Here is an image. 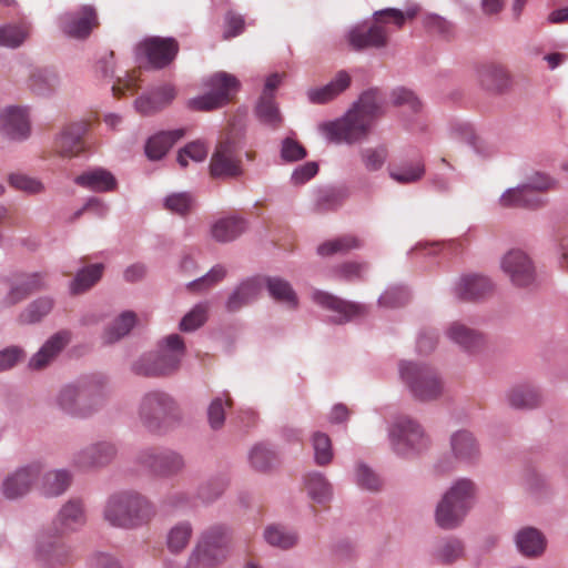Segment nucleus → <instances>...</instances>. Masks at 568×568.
Masks as SVG:
<instances>
[{"label":"nucleus","instance_id":"44","mask_svg":"<svg viewBox=\"0 0 568 568\" xmlns=\"http://www.w3.org/2000/svg\"><path fill=\"white\" fill-rule=\"evenodd\" d=\"M345 193L335 187H321L315 192L314 210L326 213L337 210L345 201Z\"/></svg>","mask_w":568,"mask_h":568},{"label":"nucleus","instance_id":"40","mask_svg":"<svg viewBox=\"0 0 568 568\" xmlns=\"http://www.w3.org/2000/svg\"><path fill=\"white\" fill-rule=\"evenodd\" d=\"M104 265L91 264L80 268L70 283V292L73 295L82 294L93 287L102 277Z\"/></svg>","mask_w":568,"mask_h":568},{"label":"nucleus","instance_id":"24","mask_svg":"<svg viewBox=\"0 0 568 568\" xmlns=\"http://www.w3.org/2000/svg\"><path fill=\"white\" fill-rule=\"evenodd\" d=\"M351 83L349 73L346 70H339L327 84L308 89L306 95L312 104H325L345 92Z\"/></svg>","mask_w":568,"mask_h":568},{"label":"nucleus","instance_id":"5","mask_svg":"<svg viewBox=\"0 0 568 568\" xmlns=\"http://www.w3.org/2000/svg\"><path fill=\"white\" fill-rule=\"evenodd\" d=\"M102 392L98 384L81 379L62 386L53 398V406L74 418H88L101 407Z\"/></svg>","mask_w":568,"mask_h":568},{"label":"nucleus","instance_id":"37","mask_svg":"<svg viewBox=\"0 0 568 568\" xmlns=\"http://www.w3.org/2000/svg\"><path fill=\"white\" fill-rule=\"evenodd\" d=\"M516 546L526 557H538L546 549V538L534 527H525L516 534Z\"/></svg>","mask_w":568,"mask_h":568},{"label":"nucleus","instance_id":"31","mask_svg":"<svg viewBox=\"0 0 568 568\" xmlns=\"http://www.w3.org/2000/svg\"><path fill=\"white\" fill-rule=\"evenodd\" d=\"M38 556L50 566L64 565L72 558L71 548L59 538L41 537Z\"/></svg>","mask_w":568,"mask_h":568},{"label":"nucleus","instance_id":"62","mask_svg":"<svg viewBox=\"0 0 568 568\" xmlns=\"http://www.w3.org/2000/svg\"><path fill=\"white\" fill-rule=\"evenodd\" d=\"M392 101L396 106L406 105L413 113H418L422 110V102L416 94L403 87L392 91Z\"/></svg>","mask_w":568,"mask_h":568},{"label":"nucleus","instance_id":"7","mask_svg":"<svg viewBox=\"0 0 568 568\" xmlns=\"http://www.w3.org/2000/svg\"><path fill=\"white\" fill-rule=\"evenodd\" d=\"M475 485L471 480L458 479L443 496L435 510L436 524L446 530L457 528L474 505Z\"/></svg>","mask_w":568,"mask_h":568},{"label":"nucleus","instance_id":"2","mask_svg":"<svg viewBox=\"0 0 568 568\" xmlns=\"http://www.w3.org/2000/svg\"><path fill=\"white\" fill-rule=\"evenodd\" d=\"M417 12V7L408 8L405 12L395 8L375 11L373 22L356 24L348 31V44L355 51L385 48L388 43V30L385 23L392 21L397 28H400L406 19L415 18Z\"/></svg>","mask_w":568,"mask_h":568},{"label":"nucleus","instance_id":"20","mask_svg":"<svg viewBox=\"0 0 568 568\" xmlns=\"http://www.w3.org/2000/svg\"><path fill=\"white\" fill-rule=\"evenodd\" d=\"M501 268L518 287H527L535 282V266L530 257L520 250L509 251L501 260Z\"/></svg>","mask_w":568,"mask_h":568},{"label":"nucleus","instance_id":"4","mask_svg":"<svg viewBox=\"0 0 568 568\" xmlns=\"http://www.w3.org/2000/svg\"><path fill=\"white\" fill-rule=\"evenodd\" d=\"M185 355V345L179 334H171L159 344V351L141 355L131 365L136 376L158 378L166 377L180 368Z\"/></svg>","mask_w":568,"mask_h":568},{"label":"nucleus","instance_id":"3","mask_svg":"<svg viewBox=\"0 0 568 568\" xmlns=\"http://www.w3.org/2000/svg\"><path fill=\"white\" fill-rule=\"evenodd\" d=\"M155 513L154 505L146 497L138 491L123 490L108 498L103 517L113 527L133 529L149 524Z\"/></svg>","mask_w":568,"mask_h":568},{"label":"nucleus","instance_id":"27","mask_svg":"<svg viewBox=\"0 0 568 568\" xmlns=\"http://www.w3.org/2000/svg\"><path fill=\"white\" fill-rule=\"evenodd\" d=\"M85 125L73 123L63 129L55 138L54 149L61 156H75L83 151L82 136Z\"/></svg>","mask_w":568,"mask_h":568},{"label":"nucleus","instance_id":"36","mask_svg":"<svg viewBox=\"0 0 568 568\" xmlns=\"http://www.w3.org/2000/svg\"><path fill=\"white\" fill-rule=\"evenodd\" d=\"M446 335L467 352H476L484 345V336L479 332L459 322L450 324Z\"/></svg>","mask_w":568,"mask_h":568},{"label":"nucleus","instance_id":"35","mask_svg":"<svg viewBox=\"0 0 568 568\" xmlns=\"http://www.w3.org/2000/svg\"><path fill=\"white\" fill-rule=\"evenodd\" d=\"M508 405L514 409L528 410L541 405L539 390L531 385H517L507 392Z\"/></svg>","mask_w":568,"mask_h":568},{"label":"nucleus","instance_id":"6","mask_svg":"<svg viewBox=\"0 0 568 568\" xmlns=\"http://www.w3.org/2000/svg\"><path fill=\"white\" fill-rule=\"evenodd\" d=\"M138 417L148 432L164 434L180 419V409L169 393L154 389L141 397Z\"/></svg>","mask_w":568,"mask_h":568},{"label":"nucleus","instance_id":"11","mask_svg":"<svg viewBox=\"0 0 568 568\" xmlns=\"http://www.w3.org/2000/svg\"><path fill=\"white\" fill-rule=\"evenodd\" d=\"M135 462L160 478H172L185 468L182 454L165 447H148L139 452Z\"/></svg>","mask_w":568,"mask_h":568},{"label":"nucleus","instance_id":"14","mask_svg":"<svg viewBox=\"0 0 568 568\" xmlns=\"http://www.w3.org/2000/svg\"><path fill=\"white\" fill-rule=\"evenodd\" d=\"M180 50L179 42L172 38L150 37L135 48L138 60L145 59L152 69H164L176 58Z\"/></svg>","mask_w":568,"mask_h":568},{"label":"nucleus","instance_id":"1","mask_svg":"<svg viewBox=\"0 0 568 568\" xmlns=\"http://www.w3.org/2000/svg\"><path fill=\"white\" fill-rule=\"evenodd\" d=\"M385 102V94L378 88H369L345 115L320 124L318 130L329 142L356 143L367 136L372 121L384 114Z\"/></svg>","mask_w":568,"mask_h":568},{"label":"nucleus","instance_id":"63","mask_svg":"<svg viewBox=\"0 0 568 568\" xmlns=\"http://www.w3.org/2000/svg\"><path fill=\"white\" fill-rule=\"evenodd\" d=\"M307 156L306 149L295 139L285 138L281 144V158L284 162H296Z\"/></svg>","mask_w":568,"mask_h":568},{"label":"nucleus","instance_id":"50","mask_svg":"<svg viewBox=\"0 0 568 568\" xmlns=\"http://www.w3.org/2000/svg\"><path fill=\"white\" fill-rule=\"evenodd\" d=\"M193 534L192 525L189 521H182L172 527L168 534V548L171 552L178 554L187 545Z\"/></svg>","mask_w":568,"mask_h":568},{"label":"nucleus","instance_id":"61","mask_svg":"<svg viewBox=\"0 0 568 568\" xmlns=\"http://www.w3.org/2000/svg\"><path fill=\"white\" fill-rule=\"evenodd\" d=\"M10 186L18 191H23L28 194H38L43 191V184L33 178L22 173H11L8 176Z\"/></svg>","mask_w":568,"mask_h":568},{"label":"nucleus","instance_id":"60","mask_svg":"<svg viewBox=\"0 0 568 568\" xmlns=\"http://www.w3.org/2000/svg\"><path fill=\"white\" fill-rule=\"evenodd\" d=\"M207 156V148L203 142L194 141L187 143L183 149L179 151L178 154V163L182 168L187 166V159H191L195 162H202Z\"/></svg>","mask_w":568,"mask_h":568},{"label":"nucleus","instance_id":"17","mask_svg":"<svg viewBox=\"0 0 568 568\" xmlns=\"http://www.w3.org/2000/svg\"><path fill=\"white\" fill-rule=\"evenodd\" d=\"M59 28L69 38L87 39L99 24L94 7L85 4L78 10L64 12L58 19Z\"/></svg>","mask_w":568,"mask_h":568},{"label":"nucleus","instance_id":"51","mask_svg":"<svg viewBox=\"0 0 568 568\" xmlns=\"http://www.w3.org/2000/svg\"><path fill=\"white\" fill-rule=\"evenodd\" d=\"M425 174V166L422 161L403 164L389 170V176L400 184H409L419 181Z\"/></svg>","mask_w":568,"mask_h":568},{"label":"nucleus","instance_id":"10","mask_svg":"<svg viewBox=\"0 0 568 568\" xmlns=\"http://www.w3.org/2000/svg\"><path fill=\"white\" fill-rule=\"evenodd\" d=\"M204 85L209 92L189 101V106L195 111H213L225 106L241 88L236 77L225 71L209 77Z\"/></svg>","mask_w":568,"mask_h":568},{"label":"nucleus","instance_id":"45","mask_svg":"<svg viewBox=\"0 0 568 568\" xmlns=\"http://www.w3.org/2000/svg\"><path fill=\"white\" fill-rule=\"evenodd\" d=\"M54 301L49 296L39 297L31 303L19 314L18 321L21 324H34L40 322L53 308Z\"/></svg>","mask_w":568,"mask_h":568},{"label":"nucleus","instance_id":"49","mask_svg":"<svg viewBox=\"0 0 568 568\" xmlns=\"http://www.w3.org/2000/svg\"><path fill=\"white\" fill-rule=\"evenodd\" d=\"M163 206L169 212L186 216L195 206V197L189 192L171 193L163 200Z\"/></svg>","mask_w":568,"mask_h":568},{"label":"nucleus","instance_id":"53","mask_svg":"<svg viewBox=\"0 0 568 568\" xmlns=\"http://www.w3.org/2000/svg\"><path fill=\"white\" fill-rule=\"evenodd\" d=\"M276 460L275 452L264 444L255 445L250 453V463L258 471L271 469Z\"/></svg>","mask_w":568,"mask_h":568},{"label":"nucleus","instance_id":"13","mask_svg":"<svg viewBox=\"0 0 568 568\" xmlns=\"http://www.w3.org/2000/svg\"><path fill=\"white\" fill-rule=\"evenodd\" d=\"M389 439L398 455L420 453L428 446V438L419 424L408 417L398 418L389 429Z\"/></svg>","mask_w":568,"mask_h":568},{"label":"nucleus","instance_id":"9","mask_svg":"<svg viewBox=\"0 0 568 568\" xmlns=\"http://www.w3.org/2000/svg\"><path fill=\"white\" fill-rule=\"evenodd\" d=\"M232 531L226 525L215 524L204 529L192 551L190 561H196L203 567H214L223 562L229 552Z\"/></svg>","mask_w":568,"mask_h":568},{"label":"nucleus","instance_id":"25","mask_svg":"<svg viewBox=\"0 0 568 568\" xmlns=\"http://www.w3.org/2000/svg\"><path fill=\"white\" fill-rule=\"evenodd\" d=\"M477 78L484 90L497 94L505 92L510 82L507 70L496 62H485L478 65Z\"/></svg>","mask_w":568,"mask_h":568},{"label":"nucleus","instance_id":"32","mask_svg":"<svg viewBox=\"0 0 568 568\" xmlns=\"http://www.w3.org/2000/svg\"><path fill=\"white\" fill-rule=\"evenodd\" d=\"M247 229V221L237 215L221 217L211 226V236L219 243H229L240 237Z\"/></svg>","mask_w":568,"mask_h":568},{"label":"nucleus","instance_id":"19","mask_svg":"<svg viewBox=\"0 0 568 568\" xmlns=\"http://www.w3.org/2000/svg\"><path fill=\"white\" fill-rule=\"evenodd\" d=\"M118 449L111 442H98L77 452L72 465L80 470H90L109 465L116 456Z\"/></svg>","mask_w":568,"mask_h":568},{"label":"nucleus","instance_id":"23","mask_svg":"<svg viewBox=\"0 0 568 568\" xmlns=\"http://www.w3.org/2000/svg\"><path fill=\"white\" fill-rule=\"evenodd\" d=\"M494 285L491 281L478 274H469L460 277L455 286V294L460 301L474 302L493 293Z\"/></svg>","mask_w":568,"mask_h":568},{"label":"nucleus","instance_id":"22","mask_svg":"<svg viewBox=\"0 0 568 568\" xmlns=\"http://www.w3.org/2000/svg\"><path fill=\"white\" fill-rule=\"evenodd\" d=\"M263 287L261 276H252L242 281L230 294L225 302V310L229 313H236L244 306L257 300Z\"/></svg>","mask_w":568,"mask_h":568},{"label":"nucleus","instance_id":"34","mask_svg":"<svg viewBox=\"0 0 568 568\" xmlns=\"http://www.w3.org/2000/svg\"><path fill=\"white\" fill-rule=\"evenodd\" d=\"M184 129L161 131L154 134L146 141V156L152 161L161 160L173 146V144L184 136Z\"/></svg>","mask_w":568,"mask_h":568},{"label":"nucleus","instance_id":"52","mask_svg":"<svg viewBox=\"0 0 568 568\" xmlns=\"http://www.w3.org/2000/svg\"><path fill=\"white\" fill-rule=\"evenodd\" d=\"M312 445L315 463L318 466L331 464L334 454L329 436L322 432H315L312 436Z\"/></svg>","mask_w":568,"mask_h":568},{"label":"nucleus","instance_id":"47","mask_svg":"<svg viewBox=\"0 0 568 568\" xmlns=\"http://www.w3.org/2000/svg\"><path fill=\"white\" fill-rule=\"evenodd\" d=\"M265 541L273 547L286 550L297 544L298 536L296 532L287 530L280 525H270L264 530Z\"/></svg>","mask_w":568,"mask_h":568},{"label":"nucleus","instance_id":"57","mask_svg":"<svg viewBox=\"0 0 568 568\" xmlns=\"http://www.w3.org/2000/svg\"><path fill=\"white\" fill-rule=\"evenodd\" d=\"M206 320L207 306L200 303L182 317L179 327L182 332H193L204 325Z\"/></svg>","mask_w":568,"mask_h":568},{"label":"nucleus","instance_id":"48","mask_svg":"<svg viewBox=\"0 0 568 568\" xmlns=\"http://www.w3.org/2000/svg\"><path fill=\"white\" fill-rule=\"evenodd\" d=\"M72 475L67 469H57L43 476L44 494L48 496L62 495L70 486Z\"/></svg>","mask_w":568,"mask_h":568},{"label":"nucleus","instance_id":"58","mask_svg":"<svg viewBox=\"0 0 568 568\" xmlns=\"http://www.w3.org/2000/svg\"><path fill=\"white\" fill-rule=\"evenodd\" d=\"M229 485L225 477H215L199 487L197 495L204 503H212L222 496Z\"/></svg>","mask_w":568,"mask_h":568},{"label":"nucleus","instance_id":"64","mask_svg":"<svg viewBox=\"0 0 568 568\" xmlns=\"http://www.w3.org/2000/svg\"><path fill=\"white\" fill-rule=\"evenodd\" d=\"M368 264L367 263H358V262H345L341 265H338L334 273L336 277L353 282L356 280H362L363 274L367 271Z\"/></svg>","mask_w":568,"mask_h":568},{"label":"nucleus","instance_id":"8","mask_svg":"<svg viewBox=\"0 0 568 568\" xmlns=\"http://www.w3.org/2000/svg\"><path fill=\"white\" fill-rule=\"evenodd\" d=\"M399 376L412 396L420 402L437 399L443 393V382L436 369L408 361L399 363Z\"/></svg>","mask_w":568,"mask_h":568},{"label":"nucleus","instance_id":"18","mask_svg":"<svg viewBox=\"0 0 568 568\" xmlns=\"http://www.w3.org/2000/svg\"><path fill=\"white\" fill-rule=\"evenodd\" d=\"M312 300L322 308L335 313L331 317V322L337 325L345 324L367 313V307L364 304L346 301L324 291H315Z\"/></svg>","mask_w":568,"mask_h":568},{"label":"nucleus","instance_id":"28","mask_svg":"<svg viewBox=\"0 0 568 568\" xmlns=\"http://www.w3.org/2000/svg\"><path fill=\"white\" fill-rule=\"evenodd\" d=\"M70 342V333L60 331L53 334L42 347L31 357L29 366L41 369L51 363Z\"/></svg>","mask_w":568,"mask_h":568},{"label":"nucleus","instance_id":"56","mask_svg":"<svg viewBox=\"0 0 568 568\" xmlns=\"http://www.w3.org/2000/svg\"><path fill=\"white\" fill-rule=\"evenodd\" d=\"M464 552V545L456 538H448L437 548L435 558L444 565H449L460 558Z\"/></svg>","mask_w":568,"mask_h":568},{"label":"nucleus","instance_id":"29","mask_svg":"<svg viewBox=\"0 0 568 568\" xmlns=\"http://www.w3.org/2000/svg\"><path fill=\"white\" fill-rule=\"evenodd\" d=\"M499 204L505 209L536 210L544 206L545 201L520 184L506 190L499 197Z\"/></svg>","mask_w":568,"mask_h":568},{"label":"nucleus","instance_id":"59","mask_svg":"<svg viewBox=\"0 0 568 568\" xmlns=\"http://www.w3.org/2000/svg\"><path fill=\"white\" fill-rule=\"evenodd\" d=\"M28 37V30L20 26H4L0 28V45L8 48L20 47Z\"/></svg>","mask_w":568,"mask_h":568},{"label":"nucleus","instance_id":"38","mask_svg":"<svg viewBox=\"0 0 568 568\" xmlns=\"http://www.w3.org/2000/svg\"><path fill=\"white\" fill-rule=\"evenodd\" d=\"M270 296L278 303L285 304L291 308L298 305L297 294L290 282L278 276L262 277Z\"/></svg>","mask_w":568,"mask_h":568},{"label":"nucleus","instance_id":"54","mask_svg":"<svg viewBox=\"0 0 568 568\" xmlns=\"http://www.w3.org/2000/svg\"><path fill=\"white\" fill-rule=\"evenodd\" d=\"M225 276L226 268L221 264H216L206 274L190 282L187 288L192 292L206 291L224 280Z\"/></svg>","mask_w":568,"mask_h":568},{"label":"nucleus","instance_id":"21","mask_svg":"<svg viewBox=\"0 0 568 568\" xmlns=\"http://www.w3.org/2000/svg\"><path fill=\"white\" fill-rule=\"evenodd\" d=\"M0 129L2 134L10 140H26L30 134L27 112L18 106L7 108L0 116Z\"/></svg>","mask_w":568,"mask_h":568},{"label":"nucleus","instance_id":"55","mask_svg":"<svg viewBox=\"0 0 568 568\" xmlns=\"http://www.w3.org/2000/svg\"><path fill=\"white\" fill-rule=\"evenodd\" d=\"M410 300V294L405 286H389L379 296V306L387 308H397L406 305Z\"/></svg>","mask_w":568,"mask_h":568},{"label":"nucleus","instance_id":"42","mask_svg":"<svg viewBox=\"0 0 568 568\" xmlns=\"http://www.w3.org/2000/svg\"><path fill=\"white\" fill-rule=\"evenodd\" d=\"M136 323V315L132 311L121 313L108 327L102 339L104 344H113L128 335Z\"/></svg>","mask_w":568,"mask_h":568},{"label":"nucleus","instance_id":"39","mask_svg":"<svg viewBox=\"0 0 568 568\" xmlns=\"http://www.w3.org/2000/svg\"><path fill=\"white\" fill-rule=\"evenodd\" d=\"M255 115L262 124L273 130L278 129L283 123V116L275 102L274 94L271 93H263L260 97L255 105Z\"/></svg>","mask_w":568,"mask_h":568},{"label":"nucleus","instance_id":"46","mask_svg":"<svg viewBox=\"0 0 568 568\" xmlns=\"http://www.w3.org/2000/svg\"><path fill=\"white\" fill-rule=\"evenodd\" d=\"M305 486L310 497L318 504H324L332 498V486L322 473H310L305 477Z\"/></svg>","mask_w":568,"mask_h":568},{"label":"nucleus","instance_id":"26","mask_svg":"<svg viewBox=\"0 0 568 568\" xmlns=\"http://www.w3.org/2000/svg\"><path fill=\"white\" fill-rule=\"evenodd\" d=\"M85 524V514L80 500L71 499L60 509L53 525L58 534L81 528Z\"/></svg>","mask_w":568,"mask_h":568},{"label":"nucleus","instance_id":"12","mask_svg":"<svg viewBox=\"0 0 568 568\" xmlns=\"http://www.w3.org/2000/svg\"><path fill=\"white\" fill-rule=\"evenodd\" d=\"M242 148L241 138L229 134L220 141L210 161V174L214 179H236L244 172L239 151Z\"/></svg>","mask_w":568,"mask_h":568},{"label":"nucleus","instance_id":"16","mask_svg":"<svg viewBox=\"0 0 568 568\" xmlns=\"http://www.w3.org/2000/svg\"><path fill=\"white\" fill-rule=\"evenodd\" d=\"M40 463H31L8 474L1 484L2 496L8 500H17L27 496L42 475Z\"/></svg>","mask_w":568,"mask_h":568},{"label":"nucleus","instance_id":"33","mask_svg":"<svg viewBox=\"0 0 568 568\" xmlns=\"http://www.w3.org/2000/svg\"><path fill=\"white\" fill-rule=\"evenodd\" d=\"M74 183L93 192H110L118 185L114 175L102 168L83 172L74 179Z\"/></svg>","mask_w":568,"mask_h":568},{"label":"nucleus","instance_id":"30","mask_svg":"<svg viewBox=\"0 0 568 568\" xmlns=\"http://www.w3.org/2000/svg\"><path fill=\"white\" fill-rule=\"evenodd\" d=\"M27 83L33 94L50 97L59 88L60 77L52 68H36L30 72Z\"/></svg>","mask_w":568,"mask_h":568},{"label":"nucleus","instance_id":"43","mask_svg":"<svg viewBox=\"0 0 568 568\" xmlns=\"http://www.w3.org/2000/svg\"><path fill=\"white\" fill-rule=\"evenodd\" d=\"M363 246V242L355 235L345 234L333 240L325 241L317 246V254L326 257L334 254H347L352 250Z\"/></svg>","mask_w":568,"mask_h":568},{"label":"nucleus","instance_id":"41","mask_svg":"<svg viewBox=\"0 0 568 568\" xmlns=\"http://www.w3.org/2000/svg\"><path fill=\"white\" fill-rule=\"evenodd\" d=\"M455 457L463 462H473L479 456L478 445L471 433L467 430L456 432L450 439Z\"/></svg>","mask_w":568,"mask_h":568},{"label":"nucleus","instance_id":"15","mask_svg":"<svg viewBox=\"0 0 568 568\" xmlns=\"http://www.w3.org/2000/svg\"><path fill=\"white\" fill-rule=\"evenodd\" d=\"M4 282L9 285V291L2 303L10 307L27 300L30 295L45 290L48 274L45 272H17L7 277Z\"/></svg>","mask_w":568,"mask_h":568}]
</instances>
